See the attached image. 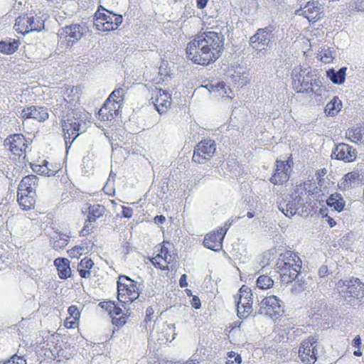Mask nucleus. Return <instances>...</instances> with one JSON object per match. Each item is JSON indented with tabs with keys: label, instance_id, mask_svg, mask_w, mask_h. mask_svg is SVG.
<instances>
[{
	"label": "nucleus",
	"instance_id": "1",
	"mask_svg": "<svg viewBox=\"0 0 364 364\" xmlns=\"http://www.w3.org/2000/svg\"><path fill=\"white\" fill-rule=\"evenodd\" d=\"M224 50L223 35L215 31H205L196 35L187 43L186 54L193 63L208 66L220 58Z\"/></svg>",
	"mask_w": 364,
	"mask_h": 364
},
{
	"label": "nucleus",
	"instance_id": "2",
	"mask_svg": "<svg viewBox=\"0 0 364 364\" xmlns=\"http://www.w3.org/2000/svg\"><path fill=\"white\" fill-rule=\"evenodd\" d=\"M122 21V15L115 14L102 6H99L94 14V26L101 32L116 31Z\"/></svg>",
	"mask_w": 364,
	"mask_h": 364
},
{
	"label": "nucleus",
	"instance_id": "3",
	"mask_svg": "<svg viewBox=\"0 0 364 364\" xmlns=\"http://www.w3.org/2000/svg\"><path fill=\"white\" fill-rule=\"evenodd\" d=\"M125 90L119 87L114 90L105 102L98 112V118L101 121H112L119 112L124 101Z\"/></svg>",
	"mask_w": 364,
	"mask_h": 364
},
{
	"label": "nucleus",
	"instance_id": "4",
	"mask_svg": "<svg viewBox=\"0 0 364 364\" xmlns=\"http://www.w3.org/2000/svg\"><path fill=\"white\" fill-rule=\"evenodd\" d=\"M136 281L126 275H120L117 280V299L122 304H129L139 296Z\"/></svg>",
	"mask_w": 364,
	"mask_h": 364
},
{
	"label": "nucleus",
	"instance_id": "5",
	"mask_svg": "<svg viewBox=\"0 0 364 364\" xmlns=\"http://www.w3.org/2000/svg\"><path fill=\"white\" fill-rule=\"evenodd\" d=\"M171 245L164 241L157 247V254L151 259L153 265L161 270H173L177 262V255L170 250Z\"/></svg>",
	"mask_w": 364,
	"mask_h": 364
},
{
	"label": "nucleus",
	"instance_id": "6",
	"mask_svg": "<svg viewBox=\"0 0 364 364\" xmlns=\"http://www.w3.org/2000/svg\"><path fill=\"white\" fill-rule=\"evenodd\" d=\"M292 87L296 92L314 93L318 96H321L325 90L322 85L321 80L318 77L312 79L309 75L304 76L300 73L295 75L292 82Z\"/></svg>",
	"mask_w": 364,
	"mask_h": 364
},
{
	"label": "nucleus",
	"instance_id": "7",
	"mask_svg": "<svg viewBox=\"0 0 364 364\" xmlns=\"http://www.w3.org/2000/svg\"><path fill=\"white\" fill-rule=\"evenodd\" d=\"M82 90L79 87H68L65 88L63 99L60 105L62 112L73 113L74 115L80 116L83 109L80 107V97Z\"/></svg>",
	"mask_w": 364,
	"mask_h": 364
},
{
	"label": "nucleus",
	"instance_id": "8",
	"mask_svg": "<svg viewBox=\"0 0 364 364\" xmlns=\"http://www.w3.org/2000/svg\"><path fill=\"white\" fill-rule=\"evenodd\" d=\"M276 268L278 272L282 273H301L302 261L297 253L287 250L279 255L276 262Z\"/></svg>",
	"mask_w": 364,
	"mask_h": 364
},
{
	"label": "nucleus",
	"instance_id": "9",
	"mask_svg": "<svg viewBox=\"0 0 364 364\" xmlns=\"http://www.w3.org/2000/svg\"><path fill=\"white\" fill-rule=\"evenodd\" d=\"M78 117L68 112L65 119L62 120L61 126L66 145L68 144L70 145L80 134L82 114H80Z\"/></svg>",
	"mask_w": 364,
	"mask_h": 364
},
{
	"label": "nucleus",
	"instance_id": "10",
	"mask_svg": "<svg viewBox=\"0 0 364 364\" xmlns=\"http://www.w3.org/2000/svg\"><path fill=\"white\" fill-rule=\"evenodd\" d=\"M259 312L260 314L277 320L282 316L284 310L282 306V301L277 296L271 295L260 301Z\"/></svg>",
	"mask_w": 364,
	"mask_h": 364
},
{
	"label": "nucleus",
	"instance_id": "11",
	"mask_svg": "<svg viewBox=\"0 0 364 364\" xmlns=\"http://www.w3.org/2000/svg\"><path fill=\"white\" fill-rule=\"evenodd\" d=\"M44 27L43 22L32 14H23L16 19L14 29L18 33L25 35L32 31H41Z\"/></svg>",
	"mask_w": 364,
	"mask_h": 364
},
{
	"label": "nucleus",
	"instance_id": "12",
	"mask_svg": "<svg viewBox=\"0 0 364 364\" xmlns=\"http://www.w3.org/2000/svg\"><path fill=\"white\" fill-rule=\"evenodd\" d=\"M216 144L214 140L205 139L200 141L195 147L192 161L196 164H205L215 154Z\"/></svg>",
	"mask_w": 364,
	"mask_h": 364
},
{
	"label": "nucleus",
	"instance_id": "13",
	"mask_svg": "<svg viewBox=\"0 0 364 364\" xmlns=\"http://www.w3.org/2000/svg\"><path fill=\"white\" fill-rule=\"evenodd\" d=\"M98 306L111 317L113 326L119 328L127 323L129 314L122 311V309L114 301H101Z\"/></svg>",
	"mask_w": 364,
	"mask_h": 364
},
{
	"label": "nucleus",
	"instance_id": "14",
	"mask_svg": "<svg viewBox=\"0 0 364 364\" xmlns=\"http://www.w3.org/2000/svg\"><path fill=\"white\" fill-rule=\"evenodd\" d=\"M48 351L50 355H47L51 359L57 360L58 362L65 359H69L70 353L68 351L67 345L60 334L52 335L47 343Z\"/></svg>",
	"mask_w": 364,
	"mask_h": 364
},
{
	"label": "nucleus",
	"instance_id": "15",
	"mask_svg": "<svg viewBox=\"0 0 364 364\" xmlns=\"http://www.w3.org/2000/svg\"><path fill=\"white\" fill-rule=\"evenodd\" d=\"M230 223L226 222L223 227L207 233L203 241V245L213 251L218 252L223 248L224 237L230 228Z\"/></svg>",
	"mask_w": 364,
	"mask_h": 364
},
{
	"label": "nucleus",
	"instance_id": "16",
	"mask_svg": "<svg viewBox=\"0 0 364 364\" xmlns=\"http://www.w3.org/2000/svg\"><path fill=\"white\" fill-rule=\"evenodd\" d=\"M4 146L15 157H25L28 141L23 134H12L4 140Z\"/></svg>",
	"mask_w": 364,
	"mask_h": 364
},
{
	"label": "nucleus",
	"instance_id": "17",
	"mask_svg": "<svg viewBox=\"0 0 364 364\" xmlns=\"http://www.w3.org/2000/svg\"><path fill=\"white\" fill-rule=\"evenodd\" d=\"M292 165L293 159L291 155L286 161L277 160L275 163L276 168L269 179L270 182L274 185H282L287 182L290 178Z\"/></svg>",
	"mask_w": 364,
	"mask_h": 364
},
{
	"label": "nucleus",
	"instance_id": "18",
	"mask_svg": "<svg viewBox=\"0 0 364 364\" xmlns=\"http://www.w3.org/2000/svg\"><path fill=\"white\" fill-rule=\"evenodd\" d=\"M316 339L309 337L303 341L299 348V356L306 364H314L316 360Z\"/></svg>",
	"mask_w": 364,
	"mask_h": 364
},
{
	"label": "nucleus",
	"instance_id": "19",
	"mask_svg": "<svg viewBox=\"0 0 364 364\" xmlns=\"http://www.w3.org/2000/svg\"><path fill=\"white\" fill-rule=\"evenodd\" d=\"M151 100L160 114L166 113L172 104L171 95L162 89L156 88L153 92Z\"/></svg>",
	"mask_w": 364,
	"mask_h": 364
},
{
	"label": "nucleus",
	"instance_id": "20",
	"mask_svg": "<svg viewBox=\"0 0 364 364\" xmlns=\"http://www.w3.org/2000/svg\"><path fill=\"white\" fill-rule=\"evenodd\" d=\"M31 167L34 172L40 175L52 176H55L62 168V165L53 159H48L38 160V163L33 164Z\"/></svg>",
	"mask_w": 364,
	"mask_h": 364
},
{
	"label": "nucleus",
	"instance_id": "21",
	"mask_svg": "<svg viewBox=\"0 0 364 364\" xmlns=\"http://www.w3.org/2000/svg\"><path fill=\"white\" fill-rule=\"evenodd\" d=\"M21 117L23 120L32 119L39 122H43L48 119L49 114L46 107L32 105L22 109Z\"/></svg>",
	"mask_w": 364,
	"mask_h": 364
},
{
	"label": "nucleus",
	"instance_id": "22",
	"mask_svg": "<svg viewBox=\"0 0 364 364\" xmlns=\"http://www.w3.org/2000/svg\"><path fill=\"white\" fill-rule=\"evenodd\" d=\"M333 154L336 159L348 163L354 161L357 158L355 149L344 143L337 145Z\"/></svg>",
	"mask_w": 364,
	"mask_h": 364
},
{
	"label": "nucleus",
	"instance_id": "23",
	"mask_svg": "<svg viewBox=\"0 0 364 364\" xmlns=\"http://www.w3.org/2000/svg\"><path fill=\"white\" fill-rule=\"evenodd\" d=\"M273 26H268L264 28H259L255 34L250 38V46L256 50H260L262 46L268 43L269 34L273 31Z\"/></svg>",
	"mask_w": 364,
	"mask_h": 364
},
{
	"label": "nucleus",
	"instance_id": "24",
	"mask_svg": "<svg viewBox=\"0 0 364 364\" xmlns=\"http://www.w3.org/2000/svg\"><path fill=\"white\" fill-rule=\"evenodd\" d=\"M362 181V176L358 170H354L345 174L338 184L341 191L351 189L360 184Z\"/></svg>",
	"mask_w": 364,
	"mask_h": 364
},
{
	"label": "nucleus",
	"instance_id": "25",
	"mask_svg": "<svg viewBox=\"0 0 364 364\" xmlns=\"http://www.w3.org/2000/svg\"><path fill=\"white\" fill-rule=\"evenodd\" d=\"M61 37H64L68 43H75L83 36V28L79 24H73L62 28Z\"/></svg>",
	"mask_w": 364,
	"mask_h": 364
},
{
	"label": "nucleus",
	"instance_id": "26",
	"mask_svg": "<svg viewBox=\"0 0 364 364\" xmlns=\"http://www.w3.org/2000/svg\"><path fill=\"white\" fill-rule=\"evenodd\" d=\"M302 14L309 22L315 23L323 18V11L318 2H310L304 6Z\"/></svg>",
	"mask_w": 364,
	"mask_h": 364
},
{
	"label": "nucleus",
	"instance_id": "27",
	"mask_svg": "<svg viewBox=\"0 0 364 364\" xmlns=\"http://www.w3.org/2000/svg\"><path fill=\"white\" fill-rule=\"evenodd\" d=\"M38 185V178L33 174L28 175L23 177L20 181L17 191L30 193L31 195H36Z\"/></svg>",
	"mask_w": 364,
	"mask_h": 364
},
{
	"label": "nucleus",
	"instance_id": "28",
	"mask_svg": "<svg viewBox=\"0 0 364 364\" xmlns=\"http://www.w3.org/2000/svg\"><path fill=\"white\" fill-rule=\"evenodd\" d=\"M70 237L71 235L70 234L54 232L53 235L50 237V243L54 250H60L68 245Z\"/></svg>",
	"mask_w": 364,
	"mask_h": 364
},
{
	"label": "nucleus",
	"instance_id": "29",
	"mask_svg": "<svg viewBox=\"0 0 364 364\" xmlns=\"http://www.w3.org/2000/svg\"><path fill=\"white\" fill-rule=\"evenodd\" d=\"M106 211L105 207L101 204H87L86 218L89 222L95 223L105 215Z\"/></svg>",
	"mask_w": 364,
	"mask_h": 364
},
{
	"label": "nucleus",
	"instance_id": "30",
	"mask_svg": "<svg viewBox=\"0 0 364 364\" xmlns=\"http://www.w3.org/2000/svg\"><path fill=\"white\" fill-rule=\"evenodd\" d=\"M36 196V194L31 195L30 193L17 191V201L20 207L24 210H28L34 208Z\"/></svg>",
	"mask_w": 364,
	"mask_h": 364
},
{
	"label": "nucleus",
	"instance_id": "31",
	"mask_svg": "<svg viewBox=\"0 0 364 364\" xmlns=\"http://www.w3.org/2000/svg\"><path fill=\"white\" fill-rule=\"evenodd\" d=\"M350 284L347 285L346 297L359 299L364 296V284L363 283L357 279L353 282L350 281Z\"/></svg>",
	"mask_w": 364,
	"mask_h": 364
},
{
	"label": "nucleus",
	"instance_id": "32",
	"mask_svg": "<svg viewBox=\"0 0 364 364\" xmlns=\"http://www.w3.org/2000/svg\"><path fill=\"white\" fill-rule=\"evenodd\" d=\"M326 204L335 211L341 213L344 210L346 201L341 194L338 193H333L327 198Z\"/></svg>",
	"mask_w": 364,
	"mask_h": 364
},
{
	"label": "nucleus",
	"instance_id": "33",
	"mask_svg": "<svg viewBox=\"0 0 364 364\" xmlns=\"http://www.w3.org/2000/svg\"><path fill=\"white\" fill-rule=\"evenodd\" d=\"M19 45V41L16 39L1 41H0V53L6 55L13 54L18 50Z\"/></svg>",
	"mask_w": 364,
	"mask_h": 364
},
{
	"label": "nucleus",
	"instance_id": "34",
	"mask_svg": "<svg viewBox=\"0 0 364 364\" xmlns=\"http://www.w3.org/2000/svg\"><path fill=\"white\" fill-rule=\"evenodd\" d=\"M346 137L355 144L364 143V132L360 127L348 129L346 133Z\"/></svg>",
	"mask_w": 364,
	"mask_h": 364
},
{
	"label": "nucleus",
	"instance_id": "35",
	"mask_svg": "<svg viewBox=\"0 0 364 364\" xmlns=\"http://www.w3.org/2000/svg\"><path fill=\"white\" fill-rule=\"evenodd\" d=\"M347 68L343 67L339 69L338 71L336 72L333 69H329L326 71V76L334 83V84H343L346 80V72Z\"/></svg>",
	"mask_w": 364,
	"mask_h": 364
},
{
	"label": "nucleus",
	"instance_id": "36",
	"mask_svg": "<svg viewBox=\"0 0 364 364\" xmlns=\"http://www.w3.org/2000/svg\"><path fill=\"white\" fill-rule=\"evenodd\" d=\"M342 107V102L338 97H334L325 107V113L328 116H336Z\"/></svg>",
	"mask_w": 364,
	"mask_h": 364
},
{
	"label": "nucleus",
	"instance_id": "37",
	"mask_svg": "<svg viewBox=\"0 0 364 364\" xmlns=\"http://www.w3.org/2000/svg\"><path fill=\"white\" fill-rule=\"evenodd\" d=\"M54 264L58 273H69L70 272V261L65 257H58L54 260Z\"/></svg>",
	"mask_w": 364,
	"mask_h": 364
},
{
	"label": "nucleus",
	"instance_id": "38",
	"mask_svg": "<svg viewBox=\"0 0 364 364\" xmlns=\"http://www.w3.org/2000/svg\"><path fill=\"white\" fill-rule=\"evenodd\" d=\"M257 287L262 289H267L273 287L274 281L268 274H262L256 281Z\"/></svg>",
	"mask_w": 364,
	"mask_h": 364
},
{
	"label": "nucleus",
	"instance_id": "39",
	"mask_svg": "<svg viewBox=\"0 0 364 364\" xmlns=\"http://www.w3.org/2000/svg\"><path fill=\"white\" fill-rule=\"evenodd\" d=\"M351 347L354 348L353 355L355 357H360L363 355V343L362 338L359 335L355 336L350 342Z\"/></svg>",
	"mask_w": 364,
	"mask_h": 364
},
{
	"label": "nucleus",
	"instance_id": "40",
	"mask_svg": "<svg viewBox=\"0 0 364 364\" xmlns=\"http://www.w3.org/2000/svg\"><path fill=\"white\" fill-rule=\"evenodd\" d=\"M237 316L241 318H246L250 316L252 311V305L237 304Z\"/></svg>",
	"mask_w": 364,
	"mask_h": 364
},
{
	"label": "nucleus",
	"instance_id": "41",
	"mask_svg": "<svg viewBox=\"0 0 364 364\" xmlns=\"http://www.w3.org/2000/svg\"><path fill=\"white\" fill-rule=\"evenodd\" d=\"M93 265V261L90 258L85 257L80 261L79 264V273H90V271Z\"/></svg>",
	"mask_w": 364,
	"mask_h": 364
},
{
	"label": "nucleus",
	"instance_id": "42",
	"mask_svg": "<svg viewBox=\"0 0 364 364\" xmlns=\"http://www.w3.org/2000/svg\"><path fill=\"white\" fill-rule=\"evenodd\" d=\"M94 223V222H89V220L86 218L84 223V226L80 231V236L87 237L91 235L95 228Z\"/></svg>",
	"mask_w": 364,
	"mask_h": 364
},
{
	"label": "nucleus",
	"instance_id": "43",
	"mask_svg": "<svg viewBox=\"0 0 364 364\" xmlns=\"http://www.w3.org/2000/svg\"><path fill=\"white\" fill-rule=\"evenodd\" d=\"M228 360L225 364H241L242 361L241 355L237 354L235 351H229L228 353Z\"/></svg>",
	"mask_w": 364,
	"mask_h": 364
},
{
	"label": "nucleus",
	"instance_id": "44",
	"mask_svg": "<svg viewBox=\"0 0 364 364\" xmlns=\"http://www.w3.org/2000/svg\"><path fill=\"white\" fill-rule=\"evenodd\" d=\"M240 299H252V294L249 287L242 285L239 289L237 297Z\"/></svg>",
	"mask_w": 364,
	"mask_h": 364
},
{
	"label": "nucleus",
	"instance_id": "45",
	"mask_svg": "<svg viewBox=\"0 0 364 364\" xmlns=\"http://www.w3.org/2000/svg\"><path fill=\"white\" fill-rule=\"evenodd\" d=\"M282 211L286 216L290 218L296 213L297 208L295 203H288L286 205V208H282Z\"/></svg>",
	"mask_w": 364,
	"mask_h": 364
},
{
	"label": "nucleus",
	"instance_id": "46",
	"mask_svg": "<svg viewBox=\"0 0 364 364\" xmlns=\"http://www.w3.org/2000/svg\"><path fill=\"white\" fill-rule=\"evenodd\" d=\"M84 252V247L76 245L68 250V255L72 258H79Z\"/></svg>",
	"mask_w": 364,
	"mask_h": 364
},
{
	"label": "nucleus",
	"instance_id": "47",
	"mask_svg": "<svg viewBox=\"0 0 364 364\" xmlns=\"http://www.w3.org/2000/svg\"><path fill=\"white\" fill-rule=\"evenodd\" d=\"M4 364H27L26 358L21 355H14L10 357Z\"/></svg>",
	"mask_w": 364,
	"mask_h": 364
},
{
	"label": "nucleus",
	"instance_id": "48",
	"mask_svg": "<svg viewBox=\"0 0 364 364\" xmlns=\"http://www.w3.org/2000/svg\"><path fill=\"white\" fill-rule=\"evenodd\" d=\"M215 90L222 97H230L228 92V90L230 91V89L227 87L224 82H219L215 86Z\"/></svg>",
	"mask_w": 364,
	"mask_h": 364
},
{
	"label": "nucleus",
	"instance_id": "49",
	"mask_svg": "<svg viewBox=\"0 0 364 364\" xmlns=\"http://www.w3.org/2000/svg\"><path fill=\"white\" fill-rule=\"evenodd\" d=\"M80 318H66L64 326L67 329H73L78 326Z\"/></svg>",
	"mask_w": 364,
	"mask_h": 364
},
{
	"label": "nucleus",
	"instance_id": "50",
	"mask_svg": "<svg viewBox=\"0 0 364 364\" xmlns=\"http://www.w3.org/2000/svg\"><path fill=\"white\" fill-rule=\"evenodd\" d=\"M67 312H68L69 316H67L66 318H73L80 319V313L77 306H70L68 309H67Z\"/></svg>",
	"mask_w": 364,
	"mask_h": 364
},
{
	"label": "nucleus",
	"instance_id": "51",
	"mask_svg": "<svg viewBox=\"0 0 364 364\" xmlns=\"http://www.w3.org/2000/svg\"><path fill=\"white\" fill-rule=\"evenodd\" d=\"M320 58L321 60L326 63H330L333 60L331 51L327 50L320 53Z\"/></svg>",
	"mask_w": 364,
	"mask_h": 364
},
{
	"label": "nucleus",
	"instance_id": "52",
	"mask_svg": "<svg viewBox=\"0 0 364 364\" xmlns=\"http://www.w3.org/2000/svg\"><path fill=\"white\" fill-rule=\"evenodd\" d=\"M154 313L155 311H154L151 306L146 308L145 319H144V321H145L146 323L151 322L154 318Z\"/></svg>",
	"mask_w": 364,
	"mask_h": 364
},
{
	"label": "nucleus",
	"instance_id": "53",
	"mask_svg": "<svg viewBox=\"0 0 364 364\" xmlns=\"http://www.w3.org/2000/svg\"><path fill=\"white\" fill-rule=\"evenodd\" d=\"M122 216L126 218H130L133 215V210L130 207L122 206Z\"/></svg>",
	"mask_w": 364,
	"mask_h": 364
},
{
	"label": "nucleus",
	"instance_id": "54",
	"mask_svg": "<svg viewBox=\"0 0 364 364\" xmlns=\"http://www.w3.org/2000/svg\"><path fill=\"white\" fill-rule=\"evenodd\" d=\"M191 305L192 306L193 308L196 309H198L200 308V301L198 296H192Z\"/></svg>",
	"mask_w": 364,
	"mask_h": 364
},
{
	"label": "nucleus",
	"instance_id": "55",
	"mask_svg": "<svg viewBox=\"0 0 364 364\" xmlns=\"http://www.w3.org/2000/svg\"><path fill=\"white\" fill-rule=\"evenodd\" d=\"M237 304L252 305V299L236 298Z\"/></svg>",
	"mask_w": 364,
	"mask_h": 364
},
{
	"label": "nucleus",
	"instance_id": "56",
	"mask_svg": "<svg viewBox=\"0 0 364 364\" xmlns=\"http://www.w3.org/2000/svg\"><path fill=\"white\" fill-rule=\"evenodd\" d=\"M323 217L326 218V221L331 228H333L334 226L336 225V222L333 218L328 215L327 214L323 215Z\"/></svg>",
	"mask_w": 364,
	"mask_h": 364
},
{
	"label": "nucleus",
	"instance_id": "57",
	"mask_svg": "<svg viewBox=\"0 0 364 364\" xmlns=\"http://www.w3.org/2000/svg\"><path fill=\"white\" fill-rule=\"evenodd\" d=\"M209 0H196L197 2V6L198 9H204Z\"/></svg>",
	"mask_w": 364,
	"mask_h": 364
},
{
	"label": "nucleus",
	"instance_id": "58",
	"mask_svg": "<svg viewBox=\"0 0 364 364\" xmlns=\"http://www.w3.org/2000/svg\"><path fill=\"white\" fill-rule=\"evenodd\" d=\"M154 220L155 223H161H161H164V221L166 220V218L162 215H156V217H154Z\"/></svg>",
	"mask_w": 364,
	"mask_h": 364
},
{
	"label": "nucleus",
	"instance_id": "59",
	"mask_svg": "<svg viewBox=\"0 0 364 364\" xmlns=\"http://www.w3.org/2000/svg\"><path fill=\"white\" fill-rule=\"evenodd\" d=\"M180 286L181 287H185L187 286L186 274L181 275V277L180 279Z\"/></svg>",
	"mask_w": 364,
	"mask_h": 364
},
{
	"label": "nucleus",
	"instance_id": "60",
	"mask_svg": "<svg viewBox=\"0 0 364 364\" xmlns=\"http://www.w3.org/2000/svg\"><path fill=\"white\" fill-rule=\"evenodd\" d=\"M103 190L109 196H112L114 193V190L113 188L108 189L107 186H105Z\"/></svg>",
	"mask_w": 364,
	"mask_h": 364
},
{
	"label": "nucleus",
	"instance_id": "61",
	"mask_svg": "<svg viewBox=\"0 0 364 364\" xmlns=\"http://www.w3.org/2000/svg\"><path fill=\"white\" fill-rule=\"evenodd\" d=\"M326 173H327V170L325 168H323L319 169L317 171L316 175L318 176H323L326 175Z\"/></svg>",
	"mask_w": 364,
	"mask_h": 364
},
{
	"label": "nucleus",
	"instance_id": "62",
	"mask_svg": "<svg viewBox=\"0 0 364 364\" xmlns=\"http://www.w3.org/2000/svg\"><path fill=\"white\" fill-rule=\"evenodd\" d=\"M58 276H60V278L61 279H66L67 278H69L71 276V274H60Z\"/></svg>",
	"mask_w": 364,
	"mask_h": 364
},
{
	"label": "nucleus",
	"instance_id": "63",
	"mask_svg": "<svg viewBox=\"0 0 364 364\" xmlns=\"http://www.w3.org/2000/svg\"><path fill=\"white\" fill-rule=\"evenodd\" d=\"M185 291H186V295H187L188 296H190V297H191H191L193 296V295H192V292H191V289H186Z\"/></svg>",
	"mask_w": 364,
	"mask_h": 364
},
{
	"label": "nucleus",
	"instance_id": "64",
	"mask_svg": "<svg viewBox=\"0 0 364 364\" xmlns=\"http://www.w3.org/2000/svg\"><path fill=\"white\" fill-rule=\"evenodd\" d=\"M247 216L249 218H252L254 217V213L252 212H248L247 213Z\"/></svg>",
	"mask_w": 364,
	"mask_h": 364
}]
</instances>
